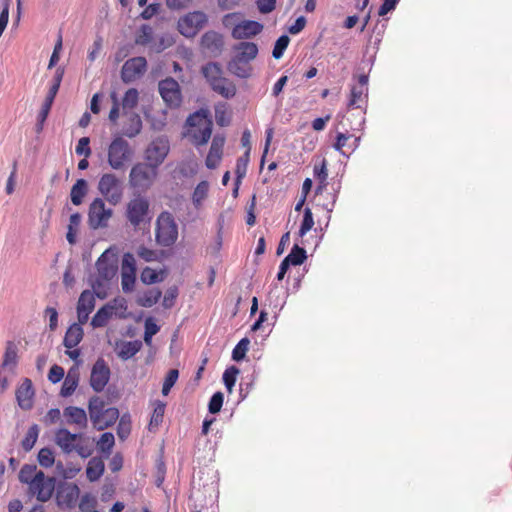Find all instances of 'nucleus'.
Instances as JSON below:
<instances>
[{
	"mask_svg": "<svg viewBox=\"0 0 512 512\" xmlns=\"http://www.w3.org/2000/svg\"><path fill=\"white\" fill-rule=\"evenodd\" d=\"M178 238V226L173 215L163 211L156 220L155 239L163 247H170L175 244Z\"/></svg>",
	"mask_w": 512,
	"mask_h": 512,
	"instance_id": "obj_1",
	"label": "nucleus"
},
{
	"mask_svg": "<svg viewBox=\"0 0 512 512\" xmlns=\"http://www.w3.org/2000/svg\"><path fill=\"white\" fill-rule=\"evenodd\" d=\"M134 154L127 140L121 135L115 136L108 147V164L114 170L122 169Z\"/></svg>",
	"mask_w": 512,
	"mask_h": 512,
	"instance_id": "obj_2",
	"label": "nucleus"
},
{
	"mask_svg": "<svg viewBox=\"0 0 512 512\" xmlns=\"http://www.w3.org/2000/svg\"><path fill=\"white\" fill-rule=\"evenodd\" d=\"M204 122V127L199 130V134L194 133V143L197 146L207 144L211 138L213 130V121L207 109L201 108L194 113L190 114L186 119V125L189 127H196Z\"/></svg>",
	"mask_w": 512,
	"mask_h": 512,
	"instance_id": "obj_3",
	"label": "nucleus"
},
{
	"mask_svg": "<svg viewBox=\"0 0 512 512\" xmlns=\"http://www.w3.org/2000/svg\"><path fill=\"white\" fill-rule=\"evenodd\" d=\"M82 437V433H72L66 428H59L55 434V443L65 454H70L72 451H76L81 458L85 459L91 456L92 450L83 445L73 443L76 439H80Z\"/></svg>",
	"mask_w": 512,
	"mask_h": 512,
	"instance_id": "obj_4",
	"label": "nucleus"
},
{
	"mask_svg": "<svg viewBox=\"0 0 512 512\" xmlns=\"http://www.w3.org/2000/svg\"><path fill=\"white\" fill-rule=\"evenodd\" d=\"M98 191L112 205H117L123 197V183L113 173L103 174L98 182Z\"/></svg>",
	"mask_w": 512,
	"mask_h": 512,
	"instance_id": "obj_5",
	"label": "nucleus"
},
{
	"mask_svg": "<svg viewBox=\"0 0 512 512\" xmlns=\"http://www.w3.org/2000/svg\"><path fill=\"white\" fill-rule=\"evenodd\" d=\"M207 23V15L202 11L189 12L178 20L177 27L181 35L192 38Z\"/></svg>",
	"mask_w": 512,
	"mask_h": 512,
	"instance_id": "obj_6",
	"label": "nucleus"
},
{
	"mask_svg": "<svg viewBox=\"0 0 512 512\" xmlns=\"http://www.w3.org/2000/svg\"><path fill=\"white\" fill-rule=\"evenodd\" d=\"M158 91L170 109H177L182 103V94L179 83L173 77H166L159 81Z\"/></svg>",
	"mask_w": 512,
	"mask_h": 512,
	"instance_id": "obj_7",
	"label": "nucleus"
},
{
	"mask_svg": "<svg viewBox=\"0 0 512 512\" xmlns=\"http://www.w3.org/2000/svg\"><path fill=\"white\" fill-rule=\"evenodd\" d=\"M56 484L55 477L46 476L43 471L39 470L35 473L33 485L29 489L36 495L38 501L46 502L52 497Z\"/></svg>",
	"mask_w": 512,
	"mask_h": 512,
	"instance_id": "obj_8",
	"label": "nucleus"
},
{
	"mask_svg": "<svg viewBox=\"0 0 512 512\" xmlns=\"http://www.w3.org/2000/svg\"><path fill=\"white\" fill-rule=\"evenodd\" d=\"M156 175L157 169H153L150 162L136 163L131 168L129 182L134 188H148Z\"/></svg>",
	"mask_w": 512,
	"mask_h": 512,
	"instance_id": "obj_9",
	"label": "nucleus"
},
{
	"mask_svg": "<svg viewBox=\"0 0 512 512\" xmlns=\"http://www.w3.org/2000/svg\"><path fill=\"white\" fill-rule=\"evenodd\" d=\"M56 502L60 508H74L80 494V489L76 483H68L64 480L57 481L56 484Z\"/></svg>",
	"mask_w": 512,
	"mask_h": 512,
	"instance_id": "obj_10",
	"label": "nucleus"
},
{
	"mask_svg": "<svg viewBox=\"0 0 512 512\" xmlns=\"http://www.w3.org/2000/svg\"><path fill=\"white\" fill-rule=\"evenodd\" d=\"M169 150L170 146L167 137H158L146 148L145 160L151 163L153 169H158L167 157Z\"/></svg>",
	"mask_w": 512,
	"mask_h": 512,
	"instance_id": "obj_11",
	"label": "nucleus"
},
{
	"mask_svg": "<svg viewBox=\"0 0 512 512\" xmlns=\"http://www.w3.org/2000/svg\"><path fill=\"white\" fill-rule=\"evenodd\" d=\"M112 209L106 208L102 198H95L90 204L88 212V224L92 229L107 226L108 219L112 216Z\"/></svg>",
	"mask_w": 512,
	"mask_h": 512,
	"instance_id": "obj_12",
	"label": "nucleus"
},
{
	"mask_svg": "<svg viewBox=\"0 0 512 512\" xmlns=\"http://www.w3.org/2000/svg\"><path fill=\"white\" fill-rule=\"evenodd\" d=\"M111 377V370L104 358L99 357L92 366L90 375V386L94 392L99 393L104 390Z\"/></svg>",
	"mask_w": 512,
	"mask_h": 512,
	"instance_id": "obj_13",
	"label": "nucleus"
},
{
	"mask_svg": "<svg viewBox=\"0 0 512 512\" xmlns=\"http://www.w3.org/2000/svg\"><path fill=\"white\" fill-rule=\"evenodd\" d=\"M147 69V60L143 56L128 59L122 66L120 77L125 83H131L142 76Z\"/></svg>",
	"mask_w": 512,
	"mask_h": 512,
	"instance_id": "obj_14",
	"label": "nucleus"
},
{
	"mask_svg": "<svg viewBox=\"0 0 512 512\" xmlns=\"http://www.w3.org/2000/svg\"><path fill=\"white\" fill-rule=\"evenodd\" d=\"M98 278L92 283V287L101 286V281H111L118 272V266L108 258V250L104 251L96 261Z\"/></svg>",
	"mask_w": 512,
	"mask_h": 512,
	"instance_id": "obj_15",
	"label": "nucleus"
},
{
	"mask_svg": "<svg viewBox=\"0 0 512 512\" xmlns=\"http://www.w3.org/2000/svg\"><path fill=\"white\" fill-rule=\"evenodd\" d=\"M200 47L204 53H208L213 57H218L222 53L224 47L223 35L214 30L206 31L201 36Z\"/></svg>",
	"mask_w": 512,
	"mask_h": 512,
	"instance_id": "obj_16",
	"label": "nucleus"
},
{
	"mask_svg": "<svg viewBox=\"0 0 512 512\" xmlns=\"http://www.w3.org/2000/svg\"><path fill=\"white\" fill-rule=\"evenodd\" d=\"M149 212V202L145 197L137 196L127 205V219L134 225H140Z\"/></svg>",
	"mask_w": 512,
	"mask_h": 512,
	"instance_id": "obj_17",
	"label": "nucleus"
},
{
	"mask_svg": "<svg viewBox=\"0 0 512 512\" xmlns=\"http://www.w3.org/2000/svg\"><path fill=\"white\" fill-rule=\"evenodd\" d=\"M263 24L255 20H243L235 25L232 30V37L237 40L251 38L261 33Z\"/></svg>",
	"mask_w": 512,
	"mask_h": 512,
	"instance_id": "obj_18",
	"label": "nucleus"
},
{
	"mask_svg": "<svg viewBox=\"0 0 512 512\" xmlns=\"http://www.w3.org/2000/svg\"><path fill=\"white\" fill-rule=\"evenodd\" d=\"M35 391L33 383L29 378H25L16 390V400L22 410H30L33 407V398Z\"/></svg>",
	"mask_w": 512,
	"mask_h": 512,
	"instance_id": "obj_19",
	"label": "nucleus"
},
{
	"mask_svg": "<svg viewBox=\"0 0 512 512\" xmlns=\"http://www.w3.org/2000/svg\"><path fill=\"white\" fill-rule=\"evenodd\" d=\"M233 49L236 51V54L232 59L248 63L257 57L259 51L257 44L249 41H241L235 44Z\"/></svg>",
	"mask_w": 512,
	"mask_h": 512,
	"instance_id": "obj_20",
	"label": "nucleus"
},
{
	"mask_svg": "<svg viewBox=\"0 0 512 512\" xmlns=\"http://www.w3.org/2000/svg\"><path fill=\"white\" fill-rule=\"evenodd\" d=\"M80 379V373L77 366H72L69 368L67 376L62 384L60 390V396L67 398L71 396L78 387Z\"/></svg>",
	"mask_w": 512,
	"mask_h": 512,
	"instance_id": "obj_21",
	"label": "nucleus"
},
{
	"mask_svg": "<svg viewBox=\"0 0 512 512\" xmlns=\"http://www.w3.org/2000/svg\"><path fill=\"white\" fill-rule=\"evenodd\" d=\"M84 330L78 323H72L66 330L63 345L67 349L75 348L83 339Z\"/></svg>",
	"mask_w": 512,
	"mask_h": 512,
	"instance_id": "obj_22",
	"label": "nucleus"
},
{
	"mask_svg": "<svg viewBox=\"0 0 512 512\" xmlns=\"http://www.w3.org/2000/svg\"><path fill=\"white\" fill-rule=\"evenodd\" d=\"M107 408H105V402L99 396H92L88 402V412L90 420L94 428L100 422V419L104 415Z\"/></svg>",
	"mask_w": 512,
	"mask_h": 512,
	"instance_id": "obj_23",
	"label": "nucleus"
},
{
	"mask_svg": "<svg viewBox=\"0 0 512 512\" xmlns=\"http://www.w3.org/2000/svg\"><path fill=\"white\" fill-rule=\"evenodd\" d=\"M68 424H76L80 427L87 426V414L81 407L67 406L63 411Z\"/></svg>",
	"mask_w": 512,
	"mask_h": 512,
	"instance_id": "obj_24",
	"label": "nucleus"
},
{
	"mask_svg": "<svg viewBox=\"0 0 512 512\" xmlns=\"http://www.w3.org/2000/svg\"><path fill=\"white\" fill-rule=\"evenodd\" d=\"M18 365V348L13 341H7L3 360L0 364V368H9L11 371Z\"/></svg>",
	"mask_w": 512,
	"mask_h": 512,
	"instance_id": "obj_25",
	"label": "nucleus"
},
{
	"mask_svg": "<svg viewBox=\"0 0 512 512\" xmlns=\"http://www.w3.org/2000/svg\"><path fill=\"white\" fill-rule=\"evenodd\" d=\"M113 311L114 306L110 303L100 307L91 319V326L93 328L104 327L112 317Z\"/></svg>",
	"mask_w": 512,
	"mask_h": 512,
	"instance_id": "obj_26",
	"label": "nucleus"
},
{
	"mask_svg": "<svg viewBox=\"0 0 512 512\" xmlns=\"http://www.w3.org/2000/svg\"><path fill=\"white\" fill-rule=\"evenodd\" d=\"M105 471V464L100 457H93L89 460L86 467V476L91 482L101 478Z\"/></svg>",
	"mask_w": 512,
	"mask_h": 512,
	"instance_id": "obj_27",
	"label": "nucleus"
},
{
	"mask_svg": "<svg viewBox=\"0 0 512 512\" xmlns=\"http://www.w3.org/2000/svg\"><path fill=\"white\" fill-rule=\"evenodd\" d=\"M211 89L220 94L225 99H231L236 95V86L227 78H222L219 82L212 83Z\"/></svg>",
	"mask_w": 512,
	"mask_h": 512,
	"instance_id": "obj_28",
	"label": "nucleus"
},
{
	"mask_svg": "<svg viewBox=\"0 0 512 512\" xmlns=\"http://www.w3.org/2000/svg\"><path fill=\"white\" fill-rule=\"evenodd\" d=\"M87 192H88L87 181L83 178L77 179L76 182L73 184L71 191H70L71 202L75 206L81 205Z\"/></svg>",
	"mask_w": 512,
	"mask_h": 512,
	"instance_id": "obj_29",
	"label": "nucleus"
},
{
	"mask_svg": "<svg viewBox=\"0 0 512 512\" xmlns=\"http://www.w3.org/2000/svg\"><path fill=\"white\" fill-rule=\"evenodd\" d=\"M142 130V120L139 114L131 113L128 118V123L122 128V136L128 138L136 137Z\"/></svg>",
	"mask_w": 512,
	"mask_h": 512,
	"instance_id": "obj_30",
	"label": "nucleus"
},
{
	"mask_svg": "<svg viewBox=\"0 0 512 512\" xmlns=\"http://www.w3.org/2000/svg\"><path fill=\"white\" fill-rule=\"evenodd\" d=\"M142 346V341L138 339L133 341H124L121 343L118 356L124 361L129 360L141 350Z\"/></svg>",
	"mask_w": 512,
	"mask_h": 512,
	"instance_id": "obj_31",
	"label": "nucleus"
},
{
	"mask_svg": "<svg viewBox=\"0 0 512 512\" xmlns=\"http://www.w3.org/2000/svg\"><path fill=\"white\" fill-rule=\"evenodd\" d=\"M228 70L240 79H247L252 75L253 68L248 62H238L231 59L227 65Z\"/></svg>",
	"mask_w": 512,
	"mask_h": 512,
	"instance_id": "obj_32",
	"label": "nucleus"
},
{
	"mask_svg": "<svg viewBox=\"0 0 512 512\" xmlns=\"http://www.w3.org/2000/svg\"><path fill=\"white\" fill-rule=\"evenodd\" d=\"M166 276V270L161 269L159 271L152 269L151 267H145L141 274L140 280L143 284L152 285L156 283H160L164 280Z\"/></svg>",
	"mask_w": 512,
	"mask_h": 512,
	"instance_id": "obj_33",
	"label": "nucleus"
},
{
	"mask_svg": "<svg viewBox=\"0 0 512 512\" xmlns=\"http://www.w3.org/2000/svg\"><path fill=\"white\" fill-rule=\"evenodd\" d=\"M201 71L210 86L223 78L221 65L217 62H209L203 65Z\"/></svg>",
	"mask_w": 512,
	"mask_h": 512,
	"instance_id": "obj_34",
	"label": "nucleus"
},
{
	"mask_svg": "<svg viewBox=\"0 0 512 512\" xmlns=\"http://www.w3.org/2000/svg\"><path fill=\"white\" fill-rule=\"evenodd\" d=\"M283 260L290 266H300L307 260V252L305 248L294 244L289 254Z\"/></svg>",
	"mask_w": 512,
	"mask_h": 512,
	"instance_id": "obj_35",
	"label": "nucleus"
},
{
	"mask_svg": "<svg viewBox=\"0 0 512 512\" xmlns=\"http://www.w3.org/2000/svg\"><path fill=\"white\" fill-rule=\"evenodd\" d=\"M120 417L119 409L116 407H109L106 409L104 415L100 419V422L95 427L98 431H103L106 428L112 427L118 418Z\"/></svg>",
	"mask_w": 512,
	"mask_h": 512,
	"instance_id": "obj_36",
	"label": "nucleus"
},
{
	"mask_svg": "<svg viewBox=\"0 0 512 512\" xmlns=\"http://www.w3.org/2000/svg\"><path fill=\"white\" fill-rule=\"evenodd\" d=\"M162 292L158 288H152L145 291L142 295L137 298V304L141 307H152L161 298Z\"/></svg>",
	"mask_w": 512,
	"mask_h": 512,
	"instance_id": "obj_37",
	"label": "nucleus"
},
{
	"mask_svg": "<svg viewBox=\"0 0 512 512\" xmlns=\"http://www.w3.org/2000/svg\"><path fill=\"white\" fill-rule=\"evenodd\" d=\"M81 214L79 212L70 215L69 224L67 227L66 239L69 244L73 245L77 241V230L81 223Z\"/></svg>",
	"mask_w": 512,
	"mask_h": 512,
	"instance_id": "obj_38",
	"label": "nucleus"
},
{
	"mask_svg": "<svg viewBox=\"0 0 512 512\" xmlns=\"http://www.w3.org/2000/svg\"><path fill=\"white\" fill-rule=\"evenodd\" d=\"M115 444V437L112 432H104L101 434L97 447L99 452H101L105 457H108L111 454L112 448Z\"/></svg>",
	"mask_w": 512,
	"mask_h": 512,
	"instance_id": "obj_39",
	"label": "nucleus"
},
{
	"mask_svg": "<svg viewBox=\"0 0 512 512\" xmlns=\"http://www.w3.org/2000/svg\"><path fill=\"white\" fill-rule=\"evenodd\" d=\"M39 431L40 429L37 424H33L29 427L25 437L21 441V447L25 452L32 450L38 439Z\"/></svg>",
	"mask_w": 512,
	"mask_h": 512,
	"instance_id": "obj_40",
	"label": "nucleus"
},
{
	"mask_svg": "<svg viewBox=\"0 0 512 512\" xmlns=\"http://www.w3.org/2000/svg\"><path fill=\"white\" fill-rule=\"evenodd\" d=\"M165 252L150 249L144 245L139 246L137 255L146 262L161 261Z\"/></svg>",
	"mask_w": 512,
	"mask_h": 512,
	"instance_id": "obj_41",
	"label": "nucleus"
},
{
	"mask_svg": "<svg viewBox=\"0 0 512 512\" xmlns=\"http://www.w3.org/2000/svg\"><path fill=\"white\" fill-rule=\"evenodd\" d=\"M160 326L156 323L154 317H147L145 320V330L143 339L146 345L152 344V338L160 331Z\"/></svg>",
	"mask_w": 512,
	"mask_h": 512,
	"instance_id": "obj_42",
	"label": "nucleus"
},
{
	"mask_svg": "<svg viewBox=\"0 0 512 512\" xmlns=\"http://www.w3.org/2000/svg\"><path fill=\"white\" fill-rule=\"evenodd\" d=\"M38 463L43 468H50L55 463L54 451L49 447H43L37 455Z\"/></svg>",
	"mask_w": 512,
	"mask_h": 512,
	"instance_id": "obj_43",
	"label": "nucleus"
},
{
	"mask_svg": "<svg viewBox=\"0 0 512 512\" xmlns=\"http://www.w3.org/2000/svg\"><path fill=\"white\" fill-rule=\"evenodd\" d=\"M37 467L34 464H24L19 472V480L21 483L28 484L29 488L33 485L34 475Z\"/></svg>",
	"mask_w": 512,
	"mask_h": 512,
	"instance_id": "obj_44",
	"label": "nucleus"
},
{
	"mask_svg": "<svg viewBox=\"0 0 512 512\" xmlns=\"http://www.w3.org/2000/svg\"><path fill=\"white\" fill-rule=\"evenodd\" d=\"M314 226L313 213L309 207H306L303 211V219L298 231L299 237H304Z\"/></svg>",
	"mask_w": 512,
	"mask_h": 512,
	"instance_id": "obj_45",
	"label": "nucleus"
},
{
	"mask_svg": "<svg viewBox=\"0 0 512 512\" xmlns=\"http://www.w3.org/2000/svg\"><path fill=\"white\" fill-rule=\"evenodd\" d=\"M249 344L250 340L247 337L240 339L232 350V359L236 362L242 361L249 349Z\"/></svg>",
	"mask_w": 512,
	"mask_h": 512,
	"instance_id": "obj_46",
	"label": "nucleus"
},
{
	"mask_svg": "<svg viewBox=\"0 0 512 512\" xmlns=\"http://www.w3.org/2000/svg\"><path fill=\"white\" fill-rule=\"evenodd\" d=\"M289 43H290V38L287 34H282L281 36H279L277 38V40L275 41L274 47L272 50L273 58L280 59L284 55Z\"/></svg>",
	"mask_w": 512,
	"mask_h": 512,
	"instance_id": "obj_47",
	"label": "nucleus"
},
{
	"mask_svg": "<svg viewBox=\"0 0 512 512\" xmlns=\"http://www.w3.org/2000/svg\"><path fill=\"white\" fill-rule=\"evenodd\" d=\"M178 378L179 371L177 369H170L167 372L161 390L163 396H167L170 393Z\"/></svg>",
	"mask_w": 512,
	"mask_h": 512,
	"instance_id": "obj_48",
	"label": "nucleus"
},
{
	"mask_svg": "<svg viewBox=\"0 0 512 512\" xmlns=\"http://www.w3.org/2000/svg\"><path fill=\"white\" fill-rule=\"evenodd\" d=\"M166 404L160 400L156 401L153 414L150 419L149 427L152 426L158 427L163 422L164 412H165Z\"/></svg>",
	"mask_w": 512,
	"mask_h": 512,
	"instance_id": "obj_49",
	"label": "nucleus"
},
{
	"mask_svg": "<svg viewBox=\"0 0 512 512\" xmlns=\"http://www.w3.org/2000/svg\"><path fill=\"white\" fill-rule=\"evenodd\" d=\"M254 373L242 379L239 385V402L245 400L254 386Z\"/></svg>",
	"mask_w": 512,
	"mask_h": 512,
	"instance_id": "obj_50",
	"label": "nucleus"
},
{
	"mask_svg": "<svg viewBox=\"0 0 512 512\" xmlns=\"http://www.w3.org/2000/svg\"><path fill=\"white\" fill-rule=\"evenodd\" d=\"M224 402V394L221 391L215 392L209 399L208 412L217 414L220 412Z\"/></svg>",
	"mask_w": 512,
	"mask_h": 512,
	"instance_id": "obj_51",
	"label": "nucleus"
},
{
	"mask_svg": "<svg viewBox=\"0 0 512 512\" xmlns=\"http://www.w3.org/2000/svg\"><path fill=\"white\" fill-rule=\"evenodd\" d=\"M139 92L136 88L128 89L122 99V106L124 109H132L138 104Z\"/></svg>",
	"mask_w": 512,
	"mask_h": 512,
	"instance_id": "obj_52",
	"label": "nucleus"
},
{
	"mask_svg": "<svg viewBox=\"0 0 512 512\" xmlns=\"http://www.w3.org/2000/svg\"><path fill=\"white\" fill-rule=\"evenodd\" d=\"M136 282V273H121V286L124 293H129L134 290Z\"/></svg>",
	"mask_w": 512,
	"mask_h": 512,
	"instance_id": "obj_53",
	"label": "nucleus"
},
{
	"mask_svg": "<svg viewBox=\"0 0 512 512\" xmlns=\"http://www.w3.org/2000/svg\"><path fill=\"white\" fill-rule=\"evenodd\" d=\"M352 135H350L348 133V131L346 132H338L337 135H336V140L335 142L333 143L332 147L337 151L339 152L341 155L343 156H346L348 157V155L345 153V151L343 150V148L348 144H347V140L351 137Z\"/></svg>",
	"mask_w": 512,
	"mask_h": 512,
	"instance_id": "obj_54",
	"label": "nucleus"
},
{
	"mask_svg": "<svg viewBox=\"0 0 512 512\" xmlns=\"http://www.w3.org/2000/svg\"><path fill=\"white\" fill-rule=\"evenodd\" d=\"M83 298L81 300H78L77 303V316H78V324L82 326L85 324L89 318V314L93 311V303L88 304V308H84L82 304Z\"/></svg>",
	"mask_w": 512,
	"mask_h": 512,
	"instance_id": "obj_55",
	"label": "nucleus"
},
{
	"mask_svg": "<svg viewBox=\"0 0 512 512\" xmlns=\"http://www.w3.org/2000/svg\"><path fill=\"white\" fill-rule=\"evenodd\" d=\"M95 296H97L99 299H104L106 297V294H101L98 291H90V290H84L81 294L78 300H81L83 298L82 304L84 308H88V304L91 302L93 303V308L95 307Z\"/></svg>",
	"mask_w": 512,
	"mask_h": 512,
	"instance_id": "obj_56",
	"label": "nucleus"
},
{
	"mask_svg": "<svg viewBox=\"0 0 512 512\" xmlns=\"http://www.w3.org/2000/svg\"><path fill=\"white\" fill-rule=\"evenodd\" d=\"M179 295V289L176 285L170 286L165 293L162 305L169 309L175 305V300Z\"/></svg>",
	"mask_w": 512,
	"mask_h": 512,
	"instance_id": "obj_57",
	"label": "nucleus"
},
{
	"mask_svg": "<svg viewBox=\"0 0 512 512\" xmlns=\"http://www.w3.org/2000/svg\"><path fill=\"white\" fill-rule=\"evenodd\" d=\"M75 153L78 155V156H84V157H89L92 153L91 151V148H90V138L89 137H82L79 139L77 145H76V148H75Z\"/></svg>",
	"mask_w": 512,
	"mask_h": 512,
	"instance_id": "obj_58",
	"label": "nucleus"
},
{
	"mask_svg": "<svg viewBox=\"0 0 512 512\" xmlns=\"http://www.w3.org/2000/svg\"><path fill=\"white\" fill-rule=\"evenodd\" d=\"M136 270H137L136 261H135L133 254L130 252H126L122 258V272L121 273H123V272L136 273Z\"/></svg>",
	"mask_w": 512,
	"mask_h": 512,
	"instance_id": "obj_59",
	"label": "nucleus"
},
{
	"mask_svg": "<svg viewBox=\"0 0 512 512\" xmlns=\"http://www.w3.org/2000/svg\"><path fill=\"white\" fill-rule=\"evenodd\" d=\"M239 373L240 369L237 366L228 367L222 375L223 384H235Z\"/></svg>",
	"mask_w": 512,
	"mask_h": 512,
	"instance_id": "obj_60",
	"label": "nucleus"
},
{
	"mask_svg": "<svg viewBox=\"0 0 512 512\" xmlns=\"http://www.w3.org/2000/svg\"><path fill=\"white\" fill-rule=\"evenodd\" d=\"M64 375H65V371H64L63 367H61L57 364H54L51 366V368L49 370L48 380L51 383L56 384L64 378Z\"/></svg>",
	"mask_w": 512,
	"mask_h": 512,
	"instance_id": "obj_61",
	"label": "nucleus"
},
{
	"mask_svg": "<svg viewBox=\"0 0 512 512\" xmlns=\"http://www.w3.org/2000/svg\"><path fill=\"white\" fill-rule=\"evenodd\" d=\"M45 316L49 318V329L50 331H55L58 327V311L54 307H46Z\"/></svg>",
	"mask_w": 512,
	"mask_h": 512,
	"instance_id": "obj_62",
	"label": "nucleus"
},
{
	"mask_svg": "<svg viewBox=\"0 0 512 512\" xmlns=\"http://www.w3.org/2000/svg\"><path fill=\"white\" fill-rule=\"evenodd\" d=\"M256 5L261 14H269L276 8V0H256Z\"/></svg>",
	"mask_w": 512,
	"mask_h": 512,
	"instance_id": "obj_63",
	"label": "nucleus"
},
{
	"mask_svg": "<svg viewBox=\"0 0 512 512\" xmlns=\"http://www.w3.org/2000/svg\"><path fill=\"white\" fill-rule=\"evenodd\" d=\"M208 182L207 181H201L196 186L194 192H193V201L199 202L201 199L205 198L208 192Z\"/></svg>",
	"mask_w": 512,
	"mask_h": 512,
	"instance_id": "obj_64",
	"label": "nucleus"
}]
</instances>
